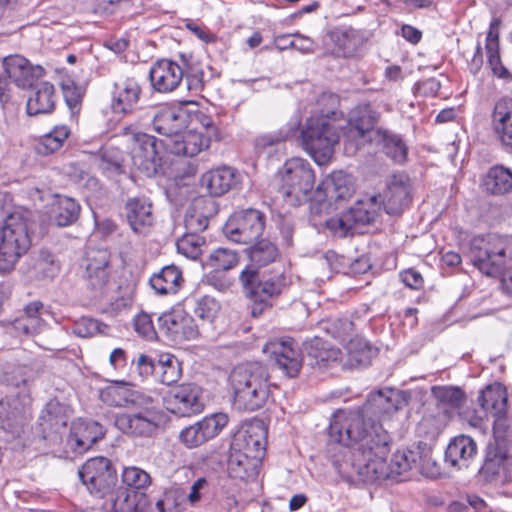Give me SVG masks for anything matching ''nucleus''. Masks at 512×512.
<instances>
[{
	"label": "nucleus",
	"mask_w": 512,
	"mask_h": 512,
	"mask_svg": "<svg viewBox=\"0 0 512 512\" xmlns=\"http://www.w3.org/2000/svg\"><path fill=\"white\" fill-rule=\"evenodd\" d=\"M161 418L160 412L154 409H144L137 413L117 415L115 425L124 434L149 438L157 434Z\"/></svg>",
	"instance_id": "nucleus-15"
},
{
	"label": "nucleus",
	"mask_w": 512,
	"mask_h": 512,
	"mask_svg": "<svg viewBox=\"0 0 512 512\" xmlns=\"http://www.w3.org/2000/svg\"><path fill=\"white\" fill-rule=\"evenodd\" d=\"M82 483L91 494L104 497L116 483L117 475L109 459L95 457L88 459L78 472Z\"/></svg>",
	"instance_id": "nucleus-12"
},
{
	"label": "nucleus",
	"mask_w": 512,
	"mask_h": 512,
	"mask_svg": "<svg viewBox=\"0 0 512 512\" xmlns=\"http://www.w3.org/2000/svg\"><path fill=\"white\" fill-rule=\"evenodd\" d=\"M122 481L128 487L140 490L150 484L149 474L138 467H126L122 473Z\"/></svg>",
	"instance_id": "nucleus-58"
},
{
	"label": "nucleus",
	"mask_w": 512,
	"mask_h": 512,
	"mask_svg": "<svg viewBox=\"0 0 512 512\" xmlns=\"http://www.w3.org/2000/svg\"><path fill=\"white\" fill-rule=\"evenodd\" d=\"M469 509H472L475 512L484 510L492 511V507L483 498L475 494H467L466 496L451 502L448 506L449 512H462Z\"/></svg>",
	"instance_id": "nucleus-54"
},
{
	"label": "nucleus",
	"mask_w": 512,
	"mask_h": 512,
	"mask_svg": "<svg viewBox=\"0 0 512 512\" xmlns=\"http://www.w3.org/2000/svg\"><path fill=\"white\" fill-rule=\"evenodd\" d=\"M33 90L27 100V113L30 116L51 113L55 108L56 93L54 85L40 82L33 85Z\"/></svg>",
	"instance_id": "nucleus-31"
},
{
	"label": "nucleus",
	"mask_w": 512,
	"mask_h": 512,
	"mask_svg": "<svg viewBox=\"0 0 512 512\" xmlns=\"http://www.w3.org/2000/svg\"><path fill=\"white\" fill-rule=\"evenodd\" d=\"M99 397L106 405L129 408L137 404L139 394L131 388L130 383L113 381L111 385L100 391Z\"/></svg>",
	"instance_id": "nucleus-32"
},
{
	"label": "nucleus",
	"mask_w": 512,
	"mask_h": 512,
	"mask_svg": "<svg viewBox=\"0 0 512 512\" xmlns=\"http://www.w3.org/2000/svg\"><path fill=\"white\" fill-rule=\"evenodd\" d=\"M40 420L43 432L48 430L55 435L67 426V417L63 414V407L59 403H49Z\"/></svg>",
	"instance_id": "nucleus-45"
},
{
	"label": "nucleus",
	"mask_w": 512,
	"mask_h": 512,
	"mask_svg": "<svg viewBox=\"0 0 512 512\" xmlns=\"http://www.w3.org/2000/svg\"><path fill=\"white\" fill-rule=\"evenodd\" d=\"M302 145L318 165L327 164L333 156L340 136L334 121L310 117L300 132Z\"/></svg>",
	"instance_id": "nucleus-5"
},
{
	"label": "nucleus",
	"mask_w": 512,
	"mask_h": 512,
	"mask_svg": "<svg viewBox=\"0 0 512 512\" xmlns=\"http://www.w3.org/2000/svg\"><path fill=\"white\" fill-rule=\"evenodd\" d=\"M33 223L21 212L9 214L0 228V270L9 271L32 245Z\"/></svg>",
	"instance_id": "nucleus-3"
},
{
	"label": "nucleus",
	"mask_w": 512,
	"mask_h": 512,
	"mask_svg": "<svg viewBox=\"0 0 512 512\" xmlns=\"http://www.w3.org/2000/svg\"><path fill=\"white\" fill-rule=\"evenodd\" d=\"M376 134L381 138L384 152L388 157L397 163H403L406 160L407 147L398 135L380 129L376 131Z\"/></svg>",
	"instance_id": "nucleus-49"
},
{
	"label": "nucleus",
	"mask_w": 512,
	"mask_h": 512,
	"mask_svg": "<svg viewBox=\"0 0 512 512\" xmlns=\"http://www.w3.org/2000/svg\"><path fill=\"white\" fill-rule=\"evenodd\" d=\"M329 439L342 444L332 464L339 475L349 481L356 477L363 482H376L379 473L374 457H382L390 451L391 438L382 425L371 424L370 429L360 414L337 411L329 425Z\"/></svg>",
	"instance_id": "nucleus-1"
},
{
	"label": "nucleus",
	"mask_w": 512,
	"mask_h": 512,
	"mask_svg": "<svg viewBox=\"0 0 512 512\" xmlns=\"http://www.w3.org/2000/svg\"><path fill=\"white\" fill-rule=\"evenodd\" d=\"M239 179L240 175L236 169L223 166L203 174L201 184L211 196L216 197L225 194L235 187Z\"/></svg>",
	"instance_id": "nucleus-27"
},
{
	"label": "nucleus",
	"mask_w": 512,
	"mask_h": 512,
	"mask_svg": "<svg viewBox=\"0 0 512 512\" xmlns=\"http://www.w3.org/2000/svg\"><path fill=\"white\" fill-rule=\"evenodd\" d=\"M156 367V380L164 385L171 386L177 383L182 376L181 362L173 354H160Z\"/></svg>",
	"instance_id": "nucleus-42"
},
{
	"label": "nucleus",
	"mask_w": 512,
	"mask_h": 512,
	"mask_svg": "<svg viewBox=\"0 0 512 512\" xmlns=\"http://www.w3.org/2000/svg\"><path fill=\"white\" fill-rule=\"evenodd\" d=\"M512 473V458L498 445L489 443L479 474L487 482H505Z\"/></svg>",
	"instance_id": "nucleus-21"
},
{
	"label": "nucleus",
	"mask_w": 512,
	"mask_h": 512,
	"mask_svg": "<svg viewBox=\"0 0 512 512\" xmlns=\"http://www.w3.org/2000/svg\"><path fill=\"white\" fill-rule=\"evenodd\" d=\"M304 349L310 360L309 365L319 369L327 368L331 363H336L342 358L339 348L317 336L305 341Z\"/></svg>",
	"instance_id": "nucleus-29"
},
{
	"label": "nucleus",
	"mask_w": 512,
	"mask_h": 512,
	"mask_svg": "<svg viewBox=\"0 0 512 512\" xmlns=\"http://www.w3.org/2000/svg\"><path fill=\"white\" fill-rule=\"evenodd\" d=\"M318 190H323L325 197L328 201H340L348 199L354 192L352 179L349 175L342 171H337L331 174L318 187Z\"/></svg>",
	"instance_id": "nucleus-35"
},
{
	"label": "nucleus",
	"mask_w": 512,
	"mask_h": 512,
	"mask_svg": "<svg viewBox=\"0 0 512 512\" xmlns=\"http://www.w3.org/2000/svg\"><path fill=\"white\" fill-rule=\"evenodd\" d=\"M31 399L25 393L9 395L0 400V428L19 437L31 419Z\"/></svg>",
	"instance_id": "nucleus-11"
},
{
	"label": "nucleus",
	"mask_w": 512,
	"mask_h": 512,
	"mask_svg": "<svg viewBox=\"0 0 512 512\" xmlns=\"http://www.w3.org/2000/svg\"><path fill=\"white\" fill-rule=\"evenodd\" d=\"M164 141H158L152 135L138 133L134 136V147L132 149V159L135 166L141 170H155L157 161L160 160L159 145Z\"/></svg>",
	"instance_id": "nucleus-26"
},
{
	"label": "nucleus",
	"mask_w": 512,
	"mask_h": 512,
	"mask_svg": "<svg viewBox=\"0 0 512 512\" xmlns=\"http://www.w3.org/2000/svg\"><path fill=\"white\" fill-rule=\"evenodd\" d=\"M80 213V205L70 197H60L53 209V218L60 227L74 223Z\"/></svg>",
	"instance_id": "nucleus-47"
},
{
	"label": "nucleus",
	"mask_w": 512,
	"mask_h": 512,
	"mask_svg": "<svg viewBox=\"0 0 512 512\" xmlns=\"http://www.w3.org/2000/svg\"><path fill=\"white\" fill-rule=\"evenodd\" d=\"M180 60L185 67V73L183 79H185L186 88L189 91L200 92L203 88V72L193 67L188 59L184 56H180Z\"/></svg>",
	"instance_id": "nucleus-59"
},
{
	"label": "nucleus",
	"mask_w": 512,
	"mask_h": 512,
	"mask_svg": "<svg viewBox=\"0 0 512 512\" xmlns=\"http://www.w3.org/2000/svg\"><path fill=\"white\" fill-rule=\"evenodd\" d=\"M217 213L216 202L211 198L198 197L185 215V226L193 233L204 231L209 224V219Z\"/></svg>",
	"instance_id": "nucleus-28"
},
{
	"label": "nucleus",
	"mask_w": 512,
	"mask_h": 512,
	"mask_svg": "<svg viewBox=\"0 0 512 512\" xmlns=\"http://www.w3.org/2000/svg\"><path fill=\"white\" fill-rule=\"evenodd\" d=\"M126 220L135 234L147 235L154 225L152 202L145 196L128 198L125 206Z\"/></svg>",
	"instance_id": "nucleus-19"
},
{
	"label": "nucleus",
	"mask_w": 512,
	"mask_h": 512,
	"mask_svg": "<svg viewBox=\"0 0 512 512\" xmlns=\"http://www.w3.org/2000/svg\"><path fill=\"white\" fill-rule=\"evenodd\" d=\"M330 37L338 49V54L343 57L353 56L363 43L361 33L351 27L336 29Z\"/></svg>",
	"instance_id": "nucleus-41"
},
{
	"label": "nucleus",
	"mask_w": 512,
	"mask_h": 512,
	"mask_svg": "<svg viewBox=\"0 0 512 512\" xmlns=\"http://www.w3.org/2000/svg\"><path fill=\"white\" fill-rule=\"evenodd\" d=\"M347 352L350 360L357 365H368L370 363L372 349L360 339H351L347 345Z\"/></svg>",
	"instance_id": "nucleus-57"
},
{
	"label": "nucleus",
	"mask_w": 512,
	"mask_h": 512,
	"mask_svg": "<svg viewBox=\"0 0 512 512\" xmlns=\"http://www.w3.org/2000/svg\"><path fill=\"white\" fill-rule=\"evenodd\" d=\"M477 445L466 435H460L450 441L445 451V461L458 469L468 467L470 461L476 456Z\"/></svg>",
	"instance_id": "nucleus-30"
},
{
	"label": "nucleus",
	"mask_w": 512,
	"mask_h": 512,
	"mask_svg": "<svg viewBox=\"0 0 512 512\" xmlns=\"http://www.w3.org/2000/svg\"><path fill=\"white\" fill-rule=\"evenodd\" d=\"M263 431L260 428L250 427L238 431L231 443V450H242L249 455H257L262 449Z\"/></svg>",
	"instance_id": "nucleus-43"
},
{
	"label": "nucleus",
	"mask_w": 512,
	"mask_h": 512,
	"mask_svg": "<svg viewBox=\"0 0 512 512\" xmlns=\"http://www.w3.org/2000/svg\"><path fill=\"white\" fill-rule=\"evenodd\" d=\"M163 145L172 154L194 157L210 146V138L194 129L183 130L171 140H164Z\"/></svg>",
	"instance_id": "nucleus-25"
},
{
	"label": "nucleus",
	"mask_w": 512,
	"mask_h": 512,
	"mask_svg": "<svg viewBox=\"0 0 512 512\" xmlns=\"http://www.w3.org/2000/svg\"><path fill=\"white\" fill-rule=\"evenodd\" d=\"M379 117V113L370 104H359L353 108L344 131L345 140L355 142L357 147L363 144L366 138L371 139V133Z\"/></svg>",
	"instance_id": "nucleus-16"
},
{
	"label": "nucleus",
	"mask_w": 512,
	"mask_h": 512,
	"mask_svg": "<svg viewBox=\"0 0 512 512\" xmlns=\"http://www.w3.org/2000/svg\"><path fill=\"white\" fill-rule=\"evenodd\" d=\"M351 219L350 215L344 212L339 217L326 220L325 225L334 236L342 238L353 234L354 227L351 223Z\"/></svg>",
	"instance_id": "nucleus-63"
},
{
	"label": "nucleus",
	"mask_w": 512,
	"mask_h": 512,
	"mask_svg": "<svg viewBox=\"0 0 512 512\" xmlns=\"http://www.w3.org/2000/svg\"><path fill=\"white\" fill-rule=\"evenodd\" d=\"M159 327L173 341L196 339L201 330L195 320L182 308L173 309L158 318Z\"/></svg>",
	"instance_id": "nucleus-18"
},
{
	"label": "nucleus",
	"mask_w": 512,
	"mask_h": 512,
	"mask_svg": "<svg viewBox=\"0 0 512 512\" xmlns=\"http://www.w3.org/2000/svg\"><path fill=\"white\" fill-rule=\"evenodd\" d=\"M137 494L128 490H120L116 494L109 495V501L112 503L111 512H141L133 502Z\"/></svg>",
	"instance_id": "nucleus-56"
},
{
	"label": "nucleus",
	"mask_w": 512,
	"mask_h": 512,
	"mask_svg": "<svg viewBox=\"0 0 512 512\" xmlns=\"http://www.w3.org/2000/svg\"><path fill=\"white\" fill-rule=\"evenodd\" d=\"M320 107L319 115L315 117H325L328 120L334 121L336 119L337 110L339 106V98L334 93H322L317 101Z\"/></svg>",
	"instance_id": "nucleus-62"
},
{
	"label": "nucleus",
	"mask_w": 512,
	"mask_h": 512,
	"mask_svg": "<svg viewBox=\"0 0 512 512\" xmlns=\"http://www.w3.org/2000/svg\"><path fill=\"white\" fill-rule=\"evenodd\" d=\"M106 433L103 425L97 421L88 420L77 424L71 434V441L75 443V448L79 451H87L97 441L102 439Z\"/></svg>",
	"instance_id": "nucleus-36"
},
{
	"label": "nucleus",
	"mask_w": 512,
	"mask_h": 512,
	"mask_svg": "<svg viewBox=\"0 0 512 512\" xmlns=\"http://www.w3.org/2000/svg\"><path fill=\"white\" fill-rule=\"evenodd\" d=\"M220 310L219 303L212 297L204 296L196 303L194 313L204 323H212Z\"/></svg>",
	"instance_id": "nucleus-55"
},
{
	"label": "nucleus",
	"mask_w": 512,
	"mask_h": 512,
	"mask_svg": "<svg viewBox=\"0 0 512 512\" xmlns=\"http://www.w3.org/2000/svg\"><path fill=\"white\" fill-rule=\"evenodd\" d=\"M410 179L403 173L393 174L387 181L384 209L389 215H400L411 202Z\"/></svg>",
	"instance_id": "nucleus-20"
},
{
	"label": "nucleus",
	"mask_w": 512,
	"mask_h": 512,
	"mask_svg": "<svg viewBox=\"0 0 512 512\" xmlns=\"http://www.w3.org/2000/svg\"><path fill=\"white\" fill-rule=\"evenodd\" d=\"M247 255L253 265L266 266L275 261L278 249L271 241L262 239L246 249Z\"/></svg>",
	"instance_id": "nucleus-48"
},
{
	"label": "nucleus",
	"mask_w": 512,
	"mask_h": 512,
	"mask_svg": "<svg viewBox=\"0 0 512 512\" xmlns=\"http://www.w3.org/2000/svg\"><path fill=\"white\" fill-rule=\"evenodd\" d=\"M166 408L173 414L189 417L202 412V389L195 383H183L171 388L164 397Z\"/></svg>",
	"instance_id": "nucleus-13"
},
{
	"label": "nucleus",
	"mask_w": 512,
	"mask_h": 512,
	"mask_svg": "<svg viewBox=\"0 0 512 512\" xmlns=\"http://www.w3.org/2000/svg\"><path fill=\"white\" fill-rule=\"evenodd\" d=\"M265 228V215L257 209L234 212L223 226L224 235L239 244H250L257 240Z\"/></svg>",
	"instance_id": "nucleus-9"
},
{
	"label": "nucleus",
	"mask_w": 512,
	"mask_h": 512,
	"mask_svg": "<svg viewBox=\"0 0 512 512\" xmlns=\"http://www.w3.org/2000/svg\"><path fill=\"white\" fill-rule=\"evenodd\" d=\"M278 369L288 378L296 377L302 368V355L294 339L284 337L270 340L263 348Z\"/></svg>",
	"instance_id": "nucleus-14"
},
{
	"label": "nucleus",
	"mask_w": 512,
	"mask_h": 512,
	"mask_svg": "<svg viewBox=\"0 0 512 512\" xmlns=\"http://www.w3.org/2000/svg\"><path fill=\"white\" fill-rule=\"evenodd\" d=\"M188 124L187 112L183 109L169 106L158 107L152 117L155 132L171 140L186 129Z\"/></svg>",
	"instance_id": "nucleus-23"
},
{
	"label": "nucleus",
	"mask_w": 512,
	"mask_h": 512,
	"mask_svg": "<svg viewBox=\"0 0 512 512\" xmlns=\"http://www.w3.org/2000/svg\"><path fill=\"white\" fill-rule=\"evenodd\" d=\"M70 130L67 126H56L52 131L40 137L35 145L39 155L47 156L58 151L68 138Z\"/></svg>",
	"instance_id": "nucleus-44"
},
{
	"label": "nucleus",
	"mask_w": 512,
	"mask_h": 512,
	"mask_svg": "<svg viewBox=\"0 0 512 512\" xmlns=\"http://www.w3.org/2000/svg\"><path fill=\"white\" fill-rule=\"evenodd\" d=\"M185 67L180 61L174 62L168 59L157 61L149 72L153 88L158 92H171L175 90L183 80Z\"/></svg>",
	"instance_id": "nucleus-22"
},
{
	"label": "nucleus",
	"mask_w": 512,
	"mask_h": 512,
	"mask_svg": "<svg viewBox=\"0 0 512 512\" xmlns=\"http://www.w3.org/2000/svg\"><path fill=\"white\" fill-rule=\"evenodd\" d=\"M227 423L228 416L226 414H211L197 423L184 428L180 432L179 438L188 448L198 447L217 436Z\"/></svg>",
	"instance_id": "nucleus-17"
},
{
	"label": "nucleus",
	"mask_w": 512,
	"mask_h": 512,
	"mask_svg": "<svg viewBox=\"0 0 512 512\" xmlns=\"http://www.w3.org/2000/svg\"><path fill=\"white\" fill-rule=\"evenodd\" d=\"M315 184V174L308 161L292 158L285 162L282 169L280 193L292 206H298L310 199Z\"/></svg>",
	"instance_id": "nucleus-6"
},
{
	"label": "nucleus",
	"mask_w": 512,
	"mask_h": 512,
	"mask_svg": "<svg viewBox=\"0 0 512 512\" xmlns=\"http://www.w3.org/2000/svg\"><path fill=\"white\" fill-rule=\"evenodd\" d=\"M238 254L228 248H217L209 256V265L215 269L227 271L238 264Z\"/></svg>",
	"instance_id": "nucleus-53"
},
{
	"label": "nucleus",
	"mask_w": 512,
	"mask_h": 512,
	"mask_svg": "<svg viewBox=\"0 0 512 512\" xmlns=\"http://www.w3.org/2000/svg\"><path fill=\"white\" fill-rule=\"evenodd\" d=\"M210 491V483L205 477L198 478L190 487V492L186 495L182 489H174L166 493L165 502L182 497L186 499L191 505L198 503L203 496Z\"/></svg>",
	"instance_id": "nucleus-51"
},
{
	"label": "nucleus",
	"mask_w": 512,
	"mask_h": 512,
	"mask_svg": "<svg viewBox=\"0 0 512 512\" xmlns=\"http://www.w3.org/2000/svg\"><path fill=\"white\" fill-rule=\"evenodd\" d=\"M386 455L382 457H374V466L378 472L376 474L377 481H383L387 479H396L412 469L417 463L418 453L412 450H398L396 451L390 463H386Z\"/></svg>",
	"instance_id": "nucleus-24"
},
{
	"label": "nucleus",
	"mask_w": 512,
	"mask_h": 512,
	"mask_svg": "<svg viewBox=\"0 0 512 512\" xmlns=\"http://www.w3.org/2000/svg\"><path fill=\"white\" fill-rule=\"evenodd\" d=\"M182 282V272L175 265L163 267L160 272L154 274L149 280L151 288L161 295L177 293Z\"/></svg>",
	"instance_id": "nucleus-37"
},
{
	"label": "nucleus",
	"mask_w": 512,
	"mask_h": 512,
	"mask_svg": "<svg viewBox=\"0 0 512 512\" xmlns=\"http://www.w3.org/2000/svg\"><path fill=\"white\" fill-rule=\"evenodd\" d=\"M177 250L189 259L195 260L202 254L205 245L204 237L198 233H187L177 241Z\"/></svg>",
	"instance_id": "nucleus-52"
},
{
	"label": "nucleus",
	"mask_w": 512,
	"mask_h": 512,
	"mask_svg": "<svg viewBox=\"0 0 512 512\" xmlns=\"http://www.w3.org/2000/svg\"><path fill=\"white\" fill-rule=\"evenodd\" d=\"M483 246L473 248L474 265L487 276H498L502 273L506 256L512 255V239L490 235Z\"/></svg>",
	"instance_id": "nucleus-8"
},
{
	"label": "nucleus",
	"mask_w": 512,
	"mask_h": 512,
	"mask_svg": "<svg viewBox=\"0 0 512 512\" xmlns=\"http://www.w3.org/2000/svg\"><path fill=\"white\" fill-rule=\"evenodd\" d=\"M110 254L105 249H91L86 254V272L110 269Z\"/></svg>",
	"instance_id": "nucleus-60"
},
{
	"label": "nucleus",
	"mask_w": 512,
	"mask_h": 512,
	"mask_svg": "<svg viewBox=\"0 0 512 512\" xmlns=\"http://www.w3.org/2000/svg\"><path fill=\"white\" fill-rule=\"evenodd\" d=\"M4 76H0V102L8 103L12 98L11 82L25 89L32 87L41 78L45 70L40 65H33L22 55H9L2 61Z\"/></svg>",
	"instance_id": "nucleus-7"
},
{
	"label": "nucleus",
	"mask_w": 512,
	"mask_h": 512,
	"mask_svg": "<svg viewBox=\"0 0 512 512\" xmlns=\"http://www.w3.org/2000/svg\"><path fill=\"white\" fill-rule=\"evenodd\" d=\"M408 401L409 395L406 392L387 389L371 394L366 403L359 410L344 412L360 414L363 421L367 424V428L370 429V425L372 423L381 425L380 423L372 420V416L381 418L386 415H391L392 413L407 406Z\"/></svg>",
	"instance_id": "nucleus-10"
},
{
	"label": "nucleus",
	"mask_w": 512,
	"mask_h": 512,
	"mask_svg": "<svg viewBox=\"0 0 512 512\" xmlns=\"http://www.w3.org/2000/svg\"><path fill=\"white\" fill-rule=\"evenodd\" d=\"M268 380L267 368L260 362L237 365L229 376L234 408L238 411L260 409L269 396Z\"/></svg>",
	"instance_id": "nucleus-2"
},
{
	"label": "nucleus",
	"mask_w": 512,
	"mask_h": 512,
	"mask_svg": "<svg viewBox=\"0 0 512 512\" xmlns=\"http://www.w3.org/2000/svg\"><path fill=\"white\" fill-rule=\"evenodd\" d=\"M354 324L347 318L334 319L326 322L325 330L333 338L345 341L353 333Z\"/></svg>",
	"instance_id": "nucleus-61"
},
{
	"label": "nucleus",
	"mask_w": 512,
	"mask_h": 512,
	"mask_svg": "<svg viewBox=\"0 0 512 512\" xmlns=\"http://www.w3.org/2000/svg\"><path fill=\"white\" fill-rule=\"evenodd\" d=\"M498 25V20H493L490 24V29L487 33L485 49L488 58V64L495 76L503 79H510L511 74L505 66H503L499 54V34L495 27Z\"/></svg>",
	"instance_id": "nucleus-40"
},
{
	"label": "nucleus",
	"mask_w": 512,
	"mask_h": 512,
	"mask_svg": "<svg viewBox=\"0 0 512 512\" xmlns=\"http://www.w3.org/2000/svg\"><path fill=\"white\" fill-rule=\"evenodd\" d=\"M492 124L502 143L512 147V99H501L496 102Z\"/></svg>",
	"instance_id": "nucleus-34"
},
{
	"label": "nucleus",
	"mask_w": 512,
	"mask_h": 512,
	"mask_svg": "<svg viewBox=\"0 0 512 512\" xmlns=\"http://www.w3.org/2000/svg\"><path fill=\"white\" fill-rule=\"evenodd\" d=\"M257 458V455H249L242 450H231L228 459V470L232 477L244 479L250 476L252 469V461Z\"/></svg>",
	"instance_id": "nucleus-50"
},
{
	"label": "nucleus",
	"mask_w": 512,
	"mask_h": 512,
	"mask_svg": "<svg viewBox=\"0 0 512 512\" xmlns=\"http://www.w3.org/2000/svg\"><path fill=\"white\" fill-rule=\"evenodd\" d=\"M239 282L245 296L252 302L251 314L257 317L272 306V300L278 297L284 286L282 273L274 275L260 273L253 266H247L239 275Z\"/></svg>",
	"instance_id": "nucleus-4"
},
{
	"label": "nucleus",
	"mask_w": 512,
	"mask_h": 512,
	"mask_svg": "<svg viewBox=\"0 0 512 512\" xmlns=\"http://www.w3.org/2000/svg\"><path fill=\"white\" fill-rule=\"evenodd\" d=\"M62 92L67 106L72 111L78 109L82 101L83 89L72 80H66L62 83Z\"/></svg>",
	"instance_id": "nucleus-64"
},
{
	"label": "nucleus",
	"mask_w": 512,
	"mask_h": 512,
	"mask_svg": "<svg viewBox=\"0 0 512 512\" xmlns=\"http://www.w3.org/2000/svg\"><path fill=\"white\" fill-rule=\"evenodd\" d=\"M141 88L134 79H126L115 84L112 108L115 113L127 114L134 110L139 98Z\"/></svg>",
	"instance_id": "nucleus-33"
},
{
	"label": "nucleus",
	"mask_w": 512,
	"mask_h": 512,
	"mask_svg": "<svg viewBox=\"0 0 512 512\" xmlns=\"http://www.w3.org/2000/svg\"><path fill=\"white\" fill-rule=\"evenodd\" d=\"M481 186L491 195L507 194L512 190V172L503 166L491 167L483 177Z\"/></svg>",
	"instance_id": "nucleus-39"
},
{
	"label": "nucleus",
	"mask_w": 512,
	"mask_h": 512,
	"mask_svg": "<svg viewBox=\"0 0 512 512\" xmlns=\"http://www.w3.org/2000/svg\"><path fill=\"white\" fill-rule=\"evenodd\" d=\"M477 401L486 416L507 411V392L500 384L488 385L481 391Z\"/></svg>",
	"instance_id": "nucleus-38"
},
{
	"label": "nucleus",
	"mask_w": 512,
	"mask_h": 512,
	"mask_svg": "<svg viewBox=\"0 0 512 512\" xmlns=\"http://www.w3.org/2000/svg\"><path fill=\"white\" fill-rule=\"evenodd\" d=\"M432 395L436 399L437 405L445 412L461 407L465 401L464 393L457 387L435 386L432 388Z\"/></svg>",
	"instance_id": "nucleus-46"
}]
</instances>
